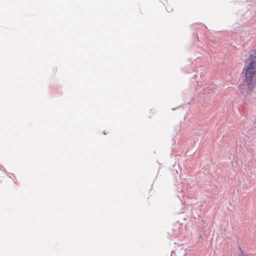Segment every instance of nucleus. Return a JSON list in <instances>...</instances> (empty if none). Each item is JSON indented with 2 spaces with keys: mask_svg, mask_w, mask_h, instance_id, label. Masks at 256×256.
Masks as SVG:
<instances>
[{
  "mask_svg": "<svg viewBox=\"0 0 256 256\" xmlns=\"http://www.w3.org/2000/svg\"><path fill=\"white\" fill-rule=\"evenodd\" d=\"M4 169V167L2 166H0V170H2Z\"/></svg>",
  "mask_w": 256,
  "mask_h": 256,
  "instance_id": "nucleus-2",
  "label": "nucleus"
},
{
  "mask_svg": "<svg viewBox=\"0 0 256 256\" xmlns=\"http://www.w3.org/2000/svg\"><path fill=\"white\" fill-rule=\"evenodd\" d=\"M254 52L256 53V49L254 50Z\"/></svg>",
  "mask_w": 256,
  "mask_h": 256,
  "instance_id": "nucleus-4",
  "label": "nucleus"
},
{
  "mask_svg": "<svg viewBox=\"0 0 256 256\" xmlns=\"http://www.w3.org/2000/svg\"><path fill=\"white\" fill-rule=\"evenodd\" d=\"M168 10V12H170V10Z\"/></svg>",
  "mask_w": 256,
  "mask_h": 256,
  "instance_id": "nucleus-3",
  "label": "nucleus"
},
{
  "mask_svg": "<svg viewBox=\"0 0 256 256\" xmlns=\"http://www.w3.org/2000/svg\"><path fill=\"white\" fill-rule=\"evenodd\" d=\"M103 133H104V134H106V133H105V132H104H104H103Z\"/></svg>",
  "mask_w": 256,
  "mask_h": 256,
  "instance_id": "nucleus-5",
  "label": "nucleus"
},
{
  "mask_svg": "<svg viewBox=\"0 0 256 256\" xmlns=\"http://www.w3.org/2000/svg\"><path fill=\"white\" fill-rule=\"evenodd\" d=\"M248 60L250 62L244 68L241 74L242 82L238 86L240 93L244 96L251 95L256 86V53L252 52L249 56Z\"/></svg>",
  "mask_w": 256,
  "mask_h": 256,
  "instance_id": "nucleus-1",
  "label": "nucleus"
}]
</instances>
